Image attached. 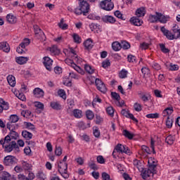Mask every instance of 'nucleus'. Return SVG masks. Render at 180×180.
<instances>
[{
  "instance_id": "nucleus-1",
  "label": "nucleus",
  "mask_w": 180,
  "mask_h": 180,
  "mask_svg": "<svg viewBox=\"0 0 180 180\" xmlns=\"http://www.w3.org/2000/svg\"><path fill=\"white\" fill-rule=\"evenodd\" d=\"M0 144L4 149V153H12L13 150L19 151V146H18L16 141H11L9 136H6L4 139H1L0 140Z\"/></svg>"
},
{
  "instance_id": "nucleus-2",
  "label": "nucleus",
  "mask_w": 180,
  "mask_h": 180,
  "mask_svg": "<svg viewBox=\"0 0 180 180\" xmlns=\"http://www.w3.org/2000/svg\"><path fill=\"white\" fill-rule=\"evenodd\" d=\"M148 169L145 170L142 173L143 179H147L150 178V176H153L154 174H157V162L153 160L152 159H149L148 161Z\"/></svg>"
},
{
  "instance_id": "nucleus-3",
  "label": "nucleus",
  "mask_w": 180,
  "mask_h": 180,
  "mask_svg": "<svg viewBox=\"0 0 180 180\" xmlns=\"http://www.w3.org/2000/svg\"><path fill=\"white\" fill-rule=\"evenodd\" d=\"M162 33H163L164 36L168 39V40H174V39L176 38V35L179 34L180 29H179L178 26H174L172 29L173 34L169 32V30H166L165 27H162L160 28Z\"/></svg>"
},
{
  "instance_id": "nucleus-4",
  "label": "nucleus",
  "mask_w": 180,
  "mask_h": 180,
  "mask_svg": "<svg viewBox=\"0 0 180 180\" xmlns=\"http://www.w3.org/2000/svg\"><path fill=\"white\" fill-rule=\"evenodd\" d=\"M4 164L6 167H12V165H16L18 164V159L13 155H7L4 158Z\"/></svg>"
},
{
  "instance_id": "nucleus-5",
  "label": "nucleus",
  "mask_w": 180,
  "mask_h": 180,
  "mask_svg": "<svg viewBox=\"0 0 180 180\" xmlns=\"http://www.w3.org/2000/svg\"><path fill=\"white\" fill-rule=\"evenodd\" d=\"M95 84L97 89L100 91V92H102V94H106L108 89L106 88L105 83H103L101 79L96 78L95 80Z\"/></svg>"
},
{
  "instance_id": "nucleus-6",
  "label": "nucleus",
  "mask_w": 180,
  "mask_h": 180,
  "mask_svg": "<svg viewBox=\"0 0 180 180\" xmlns=\"http://www.w3.org/2000/svg\"><path fill=\"white\" fill-rule=\"evenodd\" d=\"M100 5L104 11H112L115 7V4H113V2L110 0H104L101 2Z\"/></svg>"
},
{
  "instance_id": "nucleus-7",
  "label": "nucleus",
  "mask_w": 180,
  "mask_h": 180,
  "mask_svg": "<svg viewBox=\"0 0 180 180\" xmlns=\"http://www.w3.org/2000/svg\"><path fill=\"white\" fill-rule=\"evenodd\" d=\"M124 146L118 143L114 148V150L112 152V157L113 158H117L120 154H123V152L124 151Z\"/></svg>"
},
{
  "instance_id": "nucleus-8",
  "label": "nucleus",
  "mask_w": 180,
  "mask_h": 180,
  "mask_svg": "<svg viewBox=\"0 0 180 180\" xmlns=\"http://www.w3.org/2000/svg\"><path fill=\"white\" fill-rule=\"evenodd\" d=\"M79 8L83 11V15L84 16H86V13L89 12V4L86 2V1L84 0H79Z\"/></svg>"
},
{
  "instance_id": "nucleus-9",
  "label": "nucleus",
  "mask_w": 180,
  "mask_h": 180,
  "mask_svg": "<svg viewBox=\"0 0 180 180\" xmlns=\"http://www.w3.org/2000/svg\"><path fill=\"white\" fill-rule=\"evenodd\" d=\"M7 129L10 131L9 134L7 135L8 137H10L11 141L12 140H18V138L19 137V134L16 132V131L13 130L12 128V124L10 123H7Z\"/></svg>"
},
{
  "instance_id": "nucleus-10",
  "label": "nucleus",
  "mask_w": 180,
  "mask_h": 180,
  "mask_svg": "<svg viewBox=\"0 0 180 180\" xmlns=\"http://www.w3.org/2000/svg\"><path fill=\"white\" fill-rule=\"evenodd\" d=\"M43 64L48 71L53 70V60L48 56L44 58Z\"/></svg>"
},
{
  "instance_id": "nucleus-11",
  "label": "nucleus",
  "mask_w": 180,
  "mask_h": 180,
  "mask_svg": "<svg viewBox=\"0 0 180 180\" xmlns=\"http://www.w3.org/2000/svg\"><path fill=\"white\" fill-rule=\"evenodd\" d=\"M65 61L66 64H70L71 67H72V68H74L75 71H77L79 74L84 75V70L81 68H79V66H77V64L74 63V61L70 59H66Z\"/></svg>"
},
{
  "instance_id": "nucleus-12",
  "label": "nucleus",
  "mask_w": 180,
  "mask_h": 180,
  "mask_svg": "<svg viewBox=\"0 0 180 180\" xmlns=\"http://www.w3.org/2000/svg\"><path fill=\"white\" fill-rule=\"evenodd\" d=\"M33 94L34 98H43L44 96V91L40 88H35L33 90Z\"/></svg>"
},
{
  "instance_id": "nucleus-13",
  "label": "nucleus",
  "mask_w": 180,
  "mask_h": 180,
  "mask_svg": "<svg viewBox=\"0 0 180 180\" xmlns=\"http://www.w3.org/2000/svg\"><path fill=\"white\" fill-rule=\"evenodd\" d=\"M9 109V103L0 98V113H2L4 110H8Z\"/></svg>"
},
{
  "instance_id": "nucleus-14",
  "label": "nucleus",
  "mask_w": 180,
  "mask_h": 180,
  "mask_svg": "<svg viewBox=\"0 0 180 180\" xmlns=\"http://www.w3.org/2000/svg\"><path fill=\"white\" fill-rule=\"evenodd\" d=\"M139 17H132L130 19V22L134 26H141L143 25V20L139 18Z\"/></svg>"
},
{
  "instance_id": "nucleus-15",
  "label": "nucleus",
  "mask_w": 180,
  "mask_h": 180,
  "mask_svg": "<svg viewBox=\"0 0 180 180\" xmlns=\"http://www.w3.org/2000/svg\"><path fill=\"white\" fill-rule=\"evenodd\" d=\"M102 20H103V22H104V23L113 24L116 22V19L115 18H113V16H112V15H104L102 18Z\"/></svg>"
},
{
  "instance_id": "nucleus-16",
  "label": "nucleus",
  "mask_w": 180,
  "mask_h": 180,
  "mask_svg": "<svg viewBox=\"0 0 180 180\" xmlns=\"http://www.w3.org/2000/svg\"><path fill=\"white\" fill-rule=\"evenodd\" d=\"M58 172L61 174V172H67L68 169V165L66 162H60L58 165Z\"/></svg>"
},
{
  "instance_id": "nucleus-17",
  "label": "nucleus",
  "mask_w": 180,
  "mask_h": 180,
  "mask_svg": "<svg viewBox=\"0 0 180 180\" xmlns=\"http://www.w3.org/2000/svg\"><path fill=\"white\" fill-rule=\"evenodd\" d=\"M0 50H3V51H4L5 53H9V51H11L9 44H8L7 42H1Z\"/></svg>"
},
{
  "instance_id": "nucleus-18",
  "label": "nucleus",
  "mask_w": 180,
  "mask_h": 180,
  "mask_svg": "<svg viewBox=\"0 0 180 180\" xmlns=\"http://www.w3.org/2000/svg\"><path fill=\"white\" fill-rule=\"evenodd\" d=\"M84 46L86 50H91L94 47V42L92 39H88L84 42Z\"/></svg>"
},
{
  "instance_id": "nucleus-19",
  "label": "nucleus",
  "mask_w": 180,
  "mask_h": 180,
  "mask_svg": "<svg viewBox=\"0 0 180 180\" xmlns=\"http://www.w3.org/2000/svg\"><path fill=\"white\" fill-rule=\"evenodd\" d=\"M146 15V8L141 7L136 11V15L137 18H141Z\"/></svg>"
},
{
  "instance_id": "nucleus-20",
  "label": "nucleus",
  "mask_w": 180,
  "mask_h": 180,
  "mask_svg": "<svg viewBox=\"0 0 180 180\" xmlns=\"http://www.w3.org/2000/svg\"><path fill=\"white\" fill-rule=\"evenodd\" d=\"M6 19L8 23H11V25H13L18 22L16 17L12 14H8L6 15Z\"/></svg>"
},
{
  "instance_id": "nucleus-21",
  "label": "nucleus",
  "mask_w": 180,
  "mask_h": 180,
  "mask_svg": "<svg viewBox=\"0 0 180 180\" xmlns=\"http://www.w3.org/2000/svg\"><path fill=\"white\" fill-rule=\"evenodd\" d=\"M50 106L54 110H61L63 108V106L60 105V103L56 101L51 102Z\"/></svg>"
},
{
  "instance_id": "nucleus-22",
  "label": "nucleus",
  "mask_w": 180,
  "mask_h": 180,
  "mask_svg": "<svg viewBox=\"0 0 180 180\" xmlns=\"http://www.w3.org/2000/svg\"><path fill=\"white\" fill-rule=\"evenodd\" d=\"M27 61H29V58L27 57L20 56V57L16 58V63H18V64H20V65L23 64H26Z\"/></svg>"
},
{
  "instance_id": "nucleus-23",
  "label": "nucleus",
  "mask_w": 180,
  "mask_h": 180,
  "mask_svg": "<svg viewBox=\"0 0 180 180\" xmlns=\"http://www.w3.org/2000/svg\"><path fill=\"white\" fill-rule=\"evenodd\" d=\"M7 81L10 86H15L16 85V79L13 75H8L7 77Z\"/></svg>"
},
{
  "instance_id": "nucleus-24",
  "label": "nucleus",
  "mask_w": 180,
  "mask_h": 180,
  "mask_svg": "<svg viewBox=\"0 0 180 180\" xmlns=\"http://www.w3.org/2000/svg\"><path fill=\"white\" fill-rule=\"evenodd\" d=\"M49 51L51 53V54H53V56H58V54H60V49H58V48H57V46L56 45L50 47Z\"/></svg>"
},
{
  "instance_id": "nucleus-25",
  "label": "nucleus",
  "mask_w": 180,
  "mask_h": 180,
  "mask_svg": "<svg viewBox=\"0 0 180 180\" xmlns=\"http://www.w3.org/2000/svg\"><path fill=\"white\" fill-rule=\"evenodd\" d=\"M0 180H11V174L7 172H3L0 174Z\"/></svg>"
},
{
  "instance_id": "nucleus-26",
  "label": "nucleus",
  "mask_w": 180,
  "mask_h": 180,
  "mask_svg": "<svg viewBox=\"0 0 180 180\" xmlns=\"http://www.w3.org/2000/svg\"><path fill=\"white\" fill-rule=\"evenodd\" d=\"M123 136L129 140H133V137H134V134L130 133V131H127V129H124L122 131Z\"/></svg>"
},
{
  "instance_id": "nucleus-27",
  "label": "nucleus",
  "mask_w": 180,
  "mask_h": 180,
  "mask_svg": "<svg viewBox=\"0 0 180 180\" xmlns=\"http://www.w3.org/2000/svg\"><path fill=\"white\" fill-rule=\"evenodd\" d=\"M22 136L26 140H30L33 137V134L25 130L22 131Z\"/></svg>"
},
{
  "instance_id": "nucleus-28",
  "label": "nucleus",
  "mask_w": 180,
  "mask_h": 180,
  "mask_svg": "<svg viewBox=\"0 0 180 180\" xmlns=\"http://www.w3.org/2000/svg\"><path fill=\"white\" fill-rule=\"evenodd\" d=\"M159 15H160V13L156 12V15H151L149 16V19L151 23H155V22H158Z\"/></svg>"
},
{
  "instance_id": "nucleus-29",
  "label": "nucleus",
  "mask_w": 180,
  "mask_h": 180,
  "mask_svg": "<svg viewBox=\"0 0 180 180\" xmlns=\"http://www.w3.org/2000/svg\"><path fill=\"white\" fill-rule=\"evenodd\" d=\"M174 141H175V137H174V136L172 135H169L165 139V142L167 143L169 146H172Z\"/></svg>"
},
{
  "instance_id": "nucleus-30",
  "label": "nucleus",
  "mask_w": 180,
  "mask_h": 180,
  "mask_svg": "<svg viewBox=\"0 0 180 180\" xmlns=\"http://www.w3.org/2000/svg\"><path fill=\"white\" fill-rule=\"evenodd\" d=\"M73 116H75L76 119H81V117H82V111L78 109H75L73 110Z\"/></svg>"
},
{
  "instance_id": "nucleus-31",
  "label": "nucleus",
  "mask_w": 180,
  "mask_h": 180,
  "mask_svg": "<svg viewBox=\"0 0 180 180\" xmlns=\"http://www.w3.org/2000/svg\"><path fill=\"white\" fill-rule=\"evenodd\" d=\"M112 47L114 51H119V50L122 49L121 44L117 41L113 42L112 44Z\"/></svg>"
},
{
  "instance_id": "nucleus-32",
  "label": "nucleus",
  "mask_w": 180,
  "mask_h": 180,
  "mask_svg": "<svg viewBox=\"0 0 180 180\" xmlns=\"http://www.w3.org/2000/svg\"><path fill=\"white\" fill-rule=\"evenodd\" d=\"M129 74V72L126 70L125 69H122L120 72H119V77L122 79L124 78H127V75Z\"/></svg>"
},
{
  "instance_id": "nucleus-33",
  "label": "nucleus",
  "mask_w": 180,
  "mask_h": 180,
  "mask_svg": "<svg viewBox=\"0 0 180 180\" xmlns=\"http://www.w3.org/2000/svg\"><path fill=\"white\" fill-rule=\"evenodd\" d=\"M58 26L60 29H62V30H66V29H68V25H67L66 23L64 24L63 18L60 20V23H58Z\"/></svg>"
},
{
  "instance_id": "nucleus-34",
  "label": "nucleus",
  "mask_w": 180,
  "mask_h": 180,
  "mask_svg": "<svg viewBox=\"0 0 180 180\" xmlns=\"http://www.w3.org/2000/svg\"><path fill=\"white\" fill-rule=\"evenodd\" d=\"M174 123V120L172 118H170L169 116H167V120H166V126L168 129H171L172 127V124Z\"/></svg>"
},
{
  "instance_id": "nucleus-35",
  "label": "nucleus",
  "mask_w": 180,
  "mask_h": 180,
  "mask_svg": "<svg viewBox=\"0 0 180 180\" xmlns=\"http://www.w3.org/2000/svg\"><path fill=\"white\" fill-rule=\"evenodd\" d=\"M121 49H123L124 50H129V49H130V44L126 41H122Z\"/></svg>"
},
{
  "instance_id": "nucleus-36",
  "label": "nucleus",
  "mask_w": 180,
  "mask_h": 180,
  "mask_svg": "<svg viewBox=\"0 0 180 180\" xmlns=\"http://www.w3.org/2000/svg\"><path fill=\"white\" fill-rule=\"evenodd\" d=\"M86 116L89 120H92V119H94V117H95V115H94V112L91 111L90 110L86 111Z\"/></svg>"
},
{
  "instance_id": "nucleus-37",
  "label": "nucleus",
  "mask_w": 180,
  "mask_h": 180,
  "mask_svg": "<svg viewBox=\"0 0 180 180\" xmlns=\"http://www.w3.org/2000/svg\"><path fill=\"white\" fill-rule=\"evenodd\" d=\"M19 121V117L18 115H11L10 117V122H8L10 124H12V123H16Z\"/></svg>"
},
{
  "instance_id": "nucleus-38",
  "label": "nucleus",
  "mask_w": 180,
  "mask_h": 180,
  "mask_svg": "<svg viewBox=\"0 0 180 180\" xmlns=\"http://www.w3.org/2000/svg\"><path fill=\"white\" fill-rule=\"evenodd\" d=\"M158 20L160 22V23H167V17H165V15H162L161 13H159Z\"/></svg>"
},
{
  "instance_id": "nucleus-39",
  "label": "nucleus",
  "mask_w": 180,
  "mask_h": 180,
  "mask_svg": "<svg viewBox=\"0 0 180 180\" xmlns=\"http://www.w3.org/2000/svg\"><path fill=\"white\" fill-rule=\"evenodd\" d=\"M160 47L161 51L162 53H165V54L169 53V49H168V48H166L164 44H160Z\"/></svg>"
},
{
  "instance_id": "nucleus-40",
  "label": "nucleus",
  "mask_w": 180,
  "mask_h": 180,
  "mask_svg": "<svg viewBox=\"0 0 180 180\" xmlns=\"http://www.w3.org/2000/svg\"><path fill=\"white\" fill-rule=\"evenodd\" d=\"M134 110H136V112H141V110L143 109L141 104H140L139 103H135L134 105Z\"/></svg>"
},
{
  "instance_id": "nucleus-41",
  "label": "nucleus",
  "mask_w": 180,
  "mask_h": 180,
  "mask_svg": "<svg viewBox=\"0 0 180 180\" xmlns=\"http://www.w3.org/2000/svg\"><path fill=\"white\" fill-rule=\"evenodd\" d=\"M22 168L23 169H25V171H29L30 169H32V165L26 162H24L22 163Z\"/></svg>"
},
{
  "instance_id": "nucleus-42",
  "label": "nucleus",
  "mask_w": 180,
  "mask_h": 180,
  "mask_svg": "<svg viewBox=\"0 0 180 180\" xmlns=\"http://www.w3.org/2000/svg\"><path fill=\"white\" fill-rule=\"evenodd\" d=\"M58 95H59V96H60V98H63V99L67 98V96L65 94V91H64L63 89H59L58 91Z\"/></svg>"
},
{
  "instance_id": "nucleus-43",
  "label": "nucleus",
  "mask_w": 180,
  "mask_h": 180,
  "mask_svg": "<svg viewBox=\"0 0 180 180\" xmlns=\"http://www.w3.org/2000/svg\"><path fill=\"white\" fill-rule=\"evenodd\" d=\"M89 167L91 168V169H94V171H96L98 168V165L94 162V161L89 162L88 163Z\"/></svg>"
},
{
  "instance_id": "nucleus-44",
  "label": "nucleus",
  "mask_w": 180,
  "mask_h": 180,
  "mask_svg": "<svg viewBox=\"0 0 180 180\" xmlns=\"http://www.w3.org/2000/svg\"><path fill=\"white\" fill-rule=\"evenodd\" d=\"M111 96L113 99H115L117 102L120 101V95L116 92H111Z\"/></svg>"
},
{
  "instance_id": "nucleus-45",
  "label": "nucleus",
  "mask_w": 180,
  "mask_h": 180,
  "mask_svg": "<svg viewBox=\"0 0 180 180\" xmlns=\"http://www.w3.org/2000/svg\"><path fill=\"white\" fill-rule=\"evenodd\" d=\"M106 112L109 116H113L115 113V110H113V107L110 106L106 108Z\"/></svg>"
},
{
  "instance_id": "nucleus-46",
  "label": "nucleus",
  "mask_w": 180,
  "mask_h": 180,
  "mask_svg": "<svg viewBox=\"0 0 180 180\" xmlns=\"http://www.w3.org/2000/svg\"><path fill=\"white\" fill-rule=\"evenodd\" d=\"M34 30L35 33V36H39V34H41L43 31H41V29L37 25L34 26Z\"/></svg>"
},
{
  "instance_id": "nucleus-47",
  "label": "nucleus",
  "mask_w": 180,
  "mask_h": 180,
  "mask_svg": "<svg viewBox=\"0 0 180 180\" xmlns=\"http://www.w3.org/2000/svg\"><path fill=\"white\" fill-rule=\"evenodd\" d=\"M159 116L160 115L158 113H150L148 114L146 117H148V119H158Z\"/></svg>"
},
{
  "instance_id": "nucleus-48",
  "label": "nucleus",
  "mask_w": 180,
  "mask_h": 180,
  "mask_svg": "<svg viewBox=\"0 0 180 180\" xmlns=\"http://www.w3.org/2000/svg\"><path fill=\"white\" fill-rule=\"evenodd\" d=\"M134 165L138 169L141 168V162L137 159L134 160Z\"/></svg>"
},
{
  "instance_id": "nucleus-49",
  "label": "nucleus",
  "mask_w": 180,
  "mask_h": 180,
  "mask_svg": "<svg viewBox=\"0 0 180 180\" xmlns=\"http://www.w3.org/2000/svg\"><path fill=\"white\" fill-rule=\"evenodd\" d=\"M36 37L38 38L39 40H41V41H46V34H44L43 32L39 34Z\"/></svg>"
},
{
  "instance_id": "nucleus-50",
  "label": "nucleus",
  "mask_w": 180,
  "mask_h": 180,
  "mask_svg": "<svg viewBox=\"0 0 180 180\" xmlns=\"http://www.w3.org/2000/svg\"><path fill=\"white\" fill-rule=\"evenodd\" d=\"M55 154H56V155H58V157H60V155H61V154H63V149L61 148V147H60V146L56 147Z\"/></svg>"
},
{
  "instance_id": "nucleus-51",
  "label": "nucleus",
  "mask_w": 180,
  "mask_h": 180,
  "mask_svg": "<svg viewBox=\"0 0 180 180\" xmlns=\"http://www.w3.org/2000/svg\"><path fill=\"white\" fill-rule=\"evenodd\" d=\"M70 53H72V54H74L73 56V60H75V61H79V58H78V56H77V53H75V50H74V49L70 48Z\"/></svg>"
},
{
  "instance_id": "nucleus-52",
  "label": "nucleus",
  "mask_w": 180,
  "mask_h": 180,
  "mask_svg": "<svg viewBox=\"0 0 180 180\" xmlns=\"http://www.w3.org/2000/svg\"><path fill=\"white\" fill-rule=\"evenodd\" d=\"M84 69L89 74H94V70L89 65H85Z\"/></svg>"
},
{
  "instance_id": "nucleus-53",
  "label": "nucleus",
  "mask_w": 180,
  "mask_h": 180,
  "mask_svg": "<svg viewBox=\"0 0 180 180\" xmlns=\"http://www.w3.org/2000/svg\"><path fill=\"white\" fill-rule=\"evenodd\" d=\"M73 39H74L75 43H77L78 44H79V43H81V37H79V35H78L77 34H73Z\"/></svg>"
},
{
  "instance_id": "nucleus-54",
  "label": "nucleus",
  "mask_w": 180,
  "mask_h": 180,
  "mask_svg": "<svg viewBox=\"0 0 180 180\" xmlns=\"http://www.w3.org/2000/svg\"><path fill=\"white\" fill-rule=\"evenodd\" d=\"M102 67L103 68H108V67H110V61L106 59L102 63Z\"/></svg>"
},
{
  "instance_id": "nucleus-55",
  "label": "nucleus",
  "mask_w": 180,
  "mask_h": 180,
  "mask_svg": "<svg viewBox=\"0 0 180 180\" xmlns=\"http://www.w3.org/2000/svg\"><path fill=\"white\" fill-rule=\"evenodd\" d=\"M25 127L30 129V130H34V125L31 122H25Z\"/></svg>"
},
{
  "instance_id": "nucleus-56",
  "label": "nucleus",
  "mask_w": 180,
  "mask_h": 180,
  "mask_svg": "<svg viewBox=\"0 0 180 180\" xmlns=\"http://www.w3.org/2000/svg\"><path fill=\"white\" fill-rule=\"evenodd\" d=\"M89 27L91 32H94L95 30H96V29H98V27H99V25L98 24H95L92 22L91 24L89 25Z\"/></svg>"
},
{
  "instance_id": "nucleus-57",
  "label": "nucleus",
  "mask_w": 180,
  "mask_h": 180,
  "mask_svg": "<svg viewBox=\"0 0 180 180\" xmlns=\"http://www.w3.org/2000/svg\"><path fill=\"white\" fill-rule=\"evenodd\" d=\"M169 67L170 71H178V70H179L178 65H173L172 63H170Z\"/></svg>"
},
{
  "instance_id": "nucleus-58",
  "label": "nucleus",
  "mask_w": 180,
  "mask_h": 180,
  "mask_svg": "<svg viewBox=\"0 0 180 180\" xmlns=\"http://www.w3.org/2000/svg\"><path fill=\"white\" fill-rule=\"evenodd\" d=\"M97 162H98V164H105V158H103V156L102 155H98L97 156Z\"/></svg>"
},
{
  "instance_id": "nucleus-59",
  "label": "nucleus",
  "mask_w": 180,
  "mask_h": 180,
  "mask_svg": "<svg viewBox=\"0 0 180 180\" xmlns=\"http://www.w3.org/2000/svg\"><path fill=\"white\" fill-rule=\"evenodd\" d=\"M96 124H101L103 122V118H101L100 115H96Z\"/></svg>"
},
{
  "instance_id": "nucleus-60",
  "label": "nucleus",
  "mask_w": 180,
  "mask_h": 180,
  "mask_svg": "<svg viewBox=\"0 0 180 180\" xmlns=\"http://www.w3.org/2000/svg\"><path fill=\"white\" fill-rule=\"evenodd\" d=\"M127 59L129 63H136V56L133 55H129Z\"/></svg>"
},
{
  "instance_id": "nucleus-61",
  "label": "nucleus",
  "mask_w": 180,
  "mask_h": 180,
  "mask_svg": "<svg viewBox=\"0 0 180 180\" xmlns=\"http://www.w3.org/2000/svg\"><path fill=\"white\" fill-rule=\"evenodd\" d=\"M152 67L154 70H156V71H160V70H161V65L157 63H153Z\"/></svg>"
},
{
  "instance_id": "nucleus-62",
  "label": "nucleus",
  "mask_w": 180,
  "mask_h": 180,
  "mask_svg": "<svg viewBox=\"0 0 180 180\" xmlns=\"http://www.w3.org/2000/svg\"><path fill=\"white\" fill-rule=\"evenodd\" d=\"M102 178L103 180H110V175L106 172L102 173Z\"/></svg>"
},
{
  "instance_id": "nucleus-63",
  "label": "nucleus",
  "mask_w": 180,
  "mask_h": 180,
  "mask_svg": "<svg viewBox=\"0 0 180 180\" xmlns=\"http://www.w3.org/2000/svg\"><path fill=\"white\" fill-rule=\"evenodd\" d=\"M24 153L26 155H30V153H32V150L30 149V146H27L24 148Z\"/></svg>"
},
{
  "instance_id": "nucleus-64",
  "label": "nucleus",
  "mask_w": 180,
  "mask_h": 180,
  "mask_svg": "<svg viewBox=\"0 0 180 180\" xmlns=\"http://www.w3.org/2000/svg\"><path fill=\"white\" fill-rule=\"evenodd\" d=\"M37 177L39 179H45L46 175H44V173L40 172L37 173Z\"/></svg>"
}]
</instances>
